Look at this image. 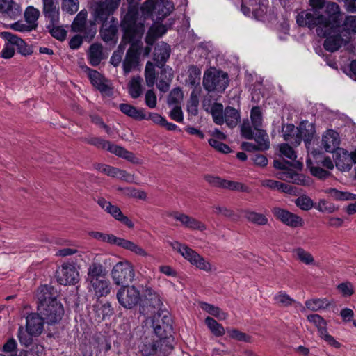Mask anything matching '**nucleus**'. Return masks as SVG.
<instances>
[{
	"instance_id": "f257e3e1",
	"label": "nucleus",
	"mask_w": 356,
	"mask_h": 356,
	"mask_svg": "<svg viewBox=\"0 0 356 356\" xmlns=\"http://www.w3.org/2000/svg\"><path fill=\"white\" fill-rule=\"evenodd\" d=\"M310 8L301 11L296 16V22L300 26H307L310 29L316 27L318 36H325L327 31L339 25L341 13L338 4L325 0H309Z\"/></svg>"
},
{
	"instance_id": "f03ea898",
	"label": "nucleus",
	"mask_w": 356,
	"mask_h": 356,
	"mask_svg": "<svg viewBox=\"0 0 356 356\" xmlns=\"http://www.w3.org/2000/svg\"><path fill=\"white\" fill-rule=\"evenodd\" d=\"M51 290V287L45 285L40 286L37 292L38 310L48 324L59 322L64 314L63 305L52 294Z\"/></svg>"
},
{
	"instance_id": "7ed1b4c3",
	"label": "nucleus",
	"mask_w": 356,
	"mask_h": 356,
	"mask_svg": "<svg viewBox=\"0 0 356 356\" xmlns=\"http://www.w3.org/2000/svg\"><path fill=\"white\" fill-rule=\"evenodd\" d=\"M86 288L95 298L107 296L112 289L110 281L106 277V271L99 262L91 263L86 277Z\"/></svg>"
},
{
	"instance_id": "20e7f679",
	"label": "nucleus",
	"mask_w": 356,
	"mask_h": 356,
	"mask_svg": "<svg viewBox=\"0 0 356 356\" xmlns=\"http://www.w3.org/2000/svg\"><path fill=\"white\" fill-rule=\"evenodd\" d=\"M140 1V0H127L129 5L128 11L121 22V26L124 31L123 40L133 41L142 37L145 32L144 24L137 22L136 20L138 14L136 5Z\"/></svg>"
},
{
	"instance_id": "39448f33",
	"label": "nucleus",
	"mask_w": 356,
	"mask_h": 356,
	"mask_svg": "<svg viewBox=\"0 0 356 356\" xmlns=\"http://www.w3.org/2000/svg\"><path fill=\"white\" fill-rule=\"evenodd\" d=\"M82 140L99 149H106L119 157L130 161L132 163H141V161L137 158L134 153L127 150L121 146L111 143L108 140H106L99 137L86 138H83Z\"/></svg>"
},
{
	"instance_id": "423d86ee",
	"label": "nucleus",
	"mask_w": 356,
	"mask_h": 356,
	"mask_svg": "<svg viewBox=\"0 0 356 356\" xmlns=\"http://www.w3.org/2000/svg\"><path fill=\"white\" fill-rule=\"evenodd\" d=\"M89 235L90 237L99 241L108 243L111 245H115L118 247L129 250L137 255L141 257L148 256L147 252L143 248L129 240L117 237L113 234H105L99 232H90Z\"/></svg>"
},
{
	"instance_id": "0eeeda50",
	"label": "nucleus",
	"mask_w": 356,
	"mask_h": 356,
	"mask_svg": "<svg viewBox=\"0 0 356 356\" xmlns=\"http://www.w3.org/2000/svg\"><path fill=\"white\" fill-rule=\"evenodd\" d=\"M146 1L140 7L144 18L151 17L152 19L162 20L174 10V3L170 0H152L149 5Z\"/></svg>"
},
{
	"instance_id": "6e6552de",
	"label": "nucleus",
	"mask_w": 356,
	"mask_h": 356,
	"mask_svg": "<svg viewBox=\"0 0 356 356\" xmlns=\"http://www.w3.org/2000/svg\"><path fill=\"white\" fill-rule=\"evenodd\" d=\"M172 318L168 312H162L153 316L152 327L156 336L161 339V343H170L172 333Z\"/></svg>"
},
{
	"instance_id": "1a4fd4ad",
	"label": "nucleus",
	"mask_w": 356,
	"mask_h": 356,
	"mask_svg": "<svg viewBox=\"0 0 356 356\" xmlns=\"http://www.w3.org/2000/svg\"><path fill=\"white\" fill-rule=\"evenodd\" d=\"M241 134L245 139H254L259 151H264L269 149L270 142L266 131L263 129H254V132L248 119L244 120L241 125Z\"/></svg>"
},
{
	"instance_id": "9d476101",
	"label": "nucleus",
	"mask_w": 356,
	"mask_h": 356,
	"mask_svg": "<svg viewBox=\"0 0 356 356\" xmlns=\"http://www.w3.org/2000/svg\"><path fill=\"white\" fill-rule=\"evenodd\" d=\"M121 0H104L95 2L92 6L94 19L97 22L108 21L118 8Z\"/></svg>"
},
{
	"instance_id": "9b49d317",
	"label": "nucleus",
	"mask_w": 356,
	"mask_h": 356,
	"mask_svg": "<svg viewBox=\"0 0 356 356\" xmlns=\"http://www.w3.org/2000/svg\"><path fill=\"white\" fill-rule=\"evenodd\" d=\"M135 277L132 264L128 261L117 263L111 270V277L117 285H124L131 283Z\"/></svg>"
},
{
	"instance_id": "f8f14e48",
	"label": "nucleus",
	"mask_w": 356,
	"mask_h": 356,
	"mask_svg": "<svg viewBox=\"0 0 356 356\" xmlns=\"http://www.w3.org/2000/svg\"><path fill=\"white\" fill-rule=\"evenodd\" d=\"M228 85V77L225 73L207 70L203 77V86L209 92L224 91Z\"/></svg>"
},
{
	"instance_id": "ddd939ff",
	"label": "nucleus",
	"mask_w": 356,
	"mask_h": 356,
	"mask_svg": "<svg viewBox=\"0 0 356 356\" xmlns=\"http://www.w3.org/2000/svg\"><path fill=\"white\" fill-rule=\"evenodd\" d=\"M118 302L124 308L132 309L136 307L140 300L139 291L134 286H123L117 293Z\"/></svg>"
},
{
	"instance_id": "4468645a",
	"label": "nucleus",
	"mask_w": 356,
	"mask_h": 356,
	"mask_svg": "<svg viewBox=\"0 0 356 356\" xmlns=\"http://www.w3.org/2000/svg\"><path fill=\"white\" fill-rule=\"evenodd\" d=\"M140 38L141 37L131 42L122 40V42H124V44L131 43L130 47L127 51L124 60H122V69L124 74H127L131 71L136 70L139 65L140 51L139 48L135 44V42L138 41Z\"/></svg>"
},
{
	"instance_id": "2eb2a0df",
	"label": "nucleus",
	"mask_w": 356,
	"mask_h": 356,
	"mask_svg": "<svg viewBox=\"0 0 356 356\" xmlns=\"http://www.w3.org/2000/svg\"><path fill=\"white\" fill-rule=\"evenodd\" d=\"M271 211L277 220L291 228L302 227L304 225L305 222L302 217L286 209L275 207Z\"/></svg>"
},
{
	"instance_id": "dca6fc26",
	"label": "nucleus",
	"mask_w": 356,
	"mask_h": 356,
	"mask_svg": "<svg viewBox=\"0 0 356 356\" xmlns=\"http://www.w3.org/2000/svg\"><path fill=\"white\" fill-rule=\"evenodd\" d=\"M100 35L104 42L115 46L118 42V21L117 18L111 17L110 20L101 22Z\"/></svg>"
},
{
	"instance_id": "f3484780",
	"label": "nucleus",
	"mask_w": 356,
	"mask_h": 356,
	"mask_svg": "<svg viewBox=\"0 0 356 356\" xmlns=\"http://www.w3.org/2000/svg\"><path fill=\"white\" fill-rule=\"evenodd\" d=\"M97 203L102 209L109 213L116 220L124 224L129 228L134 227V225L133 222L123 214L118 206L112 204L111 202L107 201L104 197H99L97 200Z\"/></svg>"
},
{
	"instance_id": "a211bd4d",
	"label": "nucleus",
	"mask_w": 356,
	"mask_h": 356,
	"mask_svg": "<svg viewBox=\"0 0 356 356\" xmlns=\"http://www.w3.org/2000/svg\"><path fill=\"white\" fill-rule=\"evenodd\" d=\"M58 282L63 285L74 284L79 280V273L75 265L72 263H64L57 271Z\"/></svg>"
},
{
	"instance_id": "6ab92c4d",
	"label": "nucleus",
	"mask_w": 356,
	"mask_h": 356,
	"mask_svg": "<svg viewBox=\"0 0 356 356\" xmlns=\"http://www.w3.org/2000/svg\"><path fill=\"white\" fill-rule=\"evenodd\" d=\"M204 179L209 184L215 187H220L232 191H240L243 192L249 191L248 187L240 182L226 180L220 177L209 175H205Z\"/></svg>"
},
{
	"instance_id": "aec40b11",
	"label": "nucleus",
	"mask_w": 356,
	"mask_h": 356,
	"mask_svg": "<svg viewBox=\"0 0 356 356\" xmlns=\"http://www.w3.org/2000/svg\"><path fill=\"white\" fill-rule=\"evenodd\" d=\"M42 14L48 23L55 24L60 22V7L57 0H42Z\"/></svg>"
},
{
	"instance_id": "412c9836",
	"label": "nucleus",
	"mask_w": 356,
	"mask_h": 356,
	"mask_svg": "<svg viewBox=\"0 0 356 356\" xmlns=\"http://www.w3.org/2000/svg\"><path fill=\"white\" fill-rule=\"evenodd\" d=\"M91 83L97 88L102 93L111 96L113 93V88L108 79L99 72L94 70H89L88 73Z\"/></svg>"
},
{
	"instance_id": "4be33fe9",
	"label": "nucleus",
	"mask_w": 356,
	"mask_h": 356,
	"mask_svg": "<svg viewBox=\"0 0 356 356\" xmlns=\"http://www.w3.org/2000/svg\"><path fill=\"white\" fill-rule=\"evenodd\" d=\"M341 19H339V21ZM340 24L339 26L332 29L327 31V34L324 38H326L323 46L324 48L331 52H334L338 50L344 43L345 40L341 38V35L337 33L334 34L339 31Z\"/></svg>"
},
{
	"instance_id": "5701e85b",
	"label": "nucleus",
	"mask_w": 356,
	"mask_h": 356,
	"mask_svg": "<svg viewBox=\"0 0 356 356\" xmlns=\"http://www.w3.org/2000/svg\"><path fill=\"white\" fill-rule=\"evenodd\" d=\"M169 216L172 217L176 220L179 221L184 226L189 229H197L200 231H204L206 229V225L204 223L184 213L175 211L170 213Z\"/></svg>"
},
{
	"instance_id": "b1692460",
	"label": "nucleus",
	"mask_w": 356,
	"mask_h": 356,
	"mask_svg": "<svg viewBox=\"0 0 356 356\" xmlns=\"http://www.w3.org/2000/svg\"><path fill=\"white\" fill-rule=\"evenodd\" d=\"M45 319L38 314L31 313L26 317V331L32 335L38 336L43 330V325Z\"/></svg>"
},
{
	"instance_id": "393cba45",
	"label": "nucleus",
	"mask_w": 356,
	"mask_h": 356,
	"mask_svg": "<svg viewBox=\"0 0 356 356\" xmlns=\"http://www.w3.org/2000/svg\"><path fill=\"white\" fill-rule=\"evenodd\" d=\"M170 54V47L164 42H159L156 45L154 51V60L156 65L159 68L163 67L169 58Z\"/></svg>"
},
{
	"instance_id": "a878e982",
	"label": "nucleus",
	"mask_w": 356,
	"mask_h": 356,
	"mask_svg": "<svg viewBox=\"0 0 356 356\" xmlns=\"http://www.w3.org/2000/svg\"><path fill=\"white\" fill-rule=\"evenodd\" d=\"M0 13L15 19L21 15L22 8L14 0H0Z\"/></svg>"
},
{
	"instance_id": "bb28decb",
	"label": "nucleus",
	"mask_w": 356,
	"mask_h": 356,
	"mask_svg": "<svg viewBox=\"0 0 356 356\" xmlns=\"http://www.w3.org/2000/svg\"><path fill=\"white\" fill-rule=\"evenodd\" d=\"M339 136L335 131L328 130L323 135L322 146L326 152H333L339 148Z\"/></svg>"
},
{
	"instance_id": "cd10ccee",
	"label": "nucleus",
	"mask_w": 356,
	"mask_h": 356,
	"mask_svg": "<svg viewBox=\"0 0 356 356\" xmlns=\"http://www.w3.org/2000/svg\"><path fill=\"white\" fill-rule=\"evenodd\" d=\"M1 35L6 41L11 42L14 47L16 48L17 51L21 54L24 56L31 54L32 50L31 47L28 46L23 40L18 38L17 35H13L10 32H2Z\"/></svg>"
},
{
	"instance_id": "c85d7f7f",
	"label": "nucleus",
	"mask_w": 356,
	"mask_h": 356,
	"mask_svg": "<svg viewBox=\"0 0 356 356\" xmlns=\"http://www.w3.org/2000/svg\"><path fill=\"white\" fill-rule=\"evenodd\" d=\"M264 1H267V0L262 1L259 9L255 8L257 6V0H240L239 3H241V10L245 15H248L252 11L255 15L261 16L266 12L267 9Z\"/></svg>"
},
{
	"instance_id": "c756f323",
	"label": "nucleus",
	"mask_w": 356,
	"mask_h": 356,
	"mask_svg": "<svg viewBox=\"0 0 356 356\" xmlns=\"http://www.w3.org/2000/svg\"><path fill=\"white\" fill-rule=\"evenodd\" d=\"M242 213L250 223L257 226H264L268 224V219L264 213L249 209L243 210Z\"/></svg>"
},
{
	"instance_id": "7c9ffc66",
	"label": "nucleus",
	"mask_w": 356,
	"mask_h": 356,
	"mask_svg": "<svg viewBox=\"0 0 356 356\" xmlns=\"http://www.w3.org/2000/svg\"><path fill=\"white\" fill-rule=\"evenodd\" d=\"M119 109L126 115L136 120H142L146 118V114L143 108H137L129 104H120Z\"/></svg>"
},
{
	"instance_id": "2f4dec72",
	"label": "nucleus",
	"mask_w": 356,
	"mask_h": 356,
	"mask_svg": "<svg viewBox=\"0 0 356 356\" xmlns=\"http://www.w3.org/2000/svg\"><path fill=\"white\" fill-rule=\"evenodd\" d=\"M277 177L280 179L291 181L298 185L305 186L308 185L309 182V179L303 175L296 173L292 171L280 172L277 175Z\"/></svg>"
},
{
	"instance_id": "473e14b6",
	"label": "nucleus",
	"mask_w": 356,
	"mask_h": 356,
	"mask_svg": "<svg viewBox=\"0 0 356 356\" xmlns=\"http://www.w3.org/2000/svg\"><path fill=\"white\" fill-rule=\"evenodd\" d=\"M167 31L165 26L162 24H154L149 29L145 37V42L147 44L153 45L156 40L164 35Z\"/></svg>"
},
{
	"instance_id": "72a5a7b5",
	"label": "nucleus",
	"mask_w": 356,
	"mask_h": 356,
	"mask_svg": "<svg viewBox=\"0 0 356 356\" xmlns=\"http://www.w3.org/2000/svg\"><path fill=\"white\" fill-rule=\"evenodd\" d=\"M335 164L339 170L344 172L349 171L353 165L349 153L343 149L341 150L337 155Z\"/></svg>"
},
{
	"instance_id": "f704fd0d",
	"label": "nucleus",
	"mask_w": 356,
	"mask_h": 356,
	"mask_svg": "<svg viewBox=\"0 0 356 356\" xmlns=\"http://www.w3.org/2000/svg\"><path fill=\"white\" fill-rule=\"evenodd\" d=\"M241 119L240 113L233 107L227 106L224 110V122L230 127H235Z\"/></svg>"
},
{
	"instance_id": "c9c22d12",
	"label": "nucleus",
	"mask_w": 356,
	"mask_h": 356,
	"mask_svg": "<svg viewBox=\"0 0 356 356\" xmlns=\"http://www.w3.org/2000/svg\"><path fill=\"white\" fill-rule=\"evenodd\" d=\"M88 56L92 66L98 65L104 58L102 46L98 43L92 44L89 49Z\"/></svg>"
},
{
	"instance_id": "e433bc0d",
	"label": "nucleus",
	"mask_w": 356,
	"mask_h": 356,
	"mask_svg": "<svg viewBox=\"0 0 356 356\" xmlns=\"http://www.w3.org/2000/svg\"><path fill=\"white\" fill-rule=\"evenodd\" d=\"M305 307L310 311L318 312L327 308L331 302L327 298H313L305 301Z\"/></svg>"
},
{
	"instance_id": "4c0bfd02",
	"label": "nucleus",
	"mask_w": 356,
	"mask_h": 356,
	"mask_svg": "<svg viewBox=\"0 0 356 356\" xmlns=\"http://www.w3.org/2000/svg\"><path fill=\"white\" fill-rule=\"evenodd\" d=\"M143 79L140 76H134L129 83L128 90L129 95L136 99L143 93L142 88Z\"/></svg>"
},
{
	"instance_id": "58836bf2",
	"label": "nucleus",
	"mask_w": 356,
	"mask_h": 356,
	"mask_svg": "<svg viewBox=\"0 0 356 356\" xmlns=\"http://www.w3.org/2000/svg\"><path fill=\"white\" fill-rule=\"evenodd\" d=\"M314 132V131L312 127H311L310 131H308L307 129L303 128L302 124H300V127L298 128V134L295 137L294 145H300L302 140H303L305 143V145H307L310 143V141L313 138Z\"/></svg>"
},
{
	"instance_id": "ea45409f",
	"label": "nucleus",
	"mask_w": 356,
	"mask_h": 356,
	"mask_svg": "<svg viewBox=\"0 0 356 356\" xmlns=\"http://www.w3.org/2000/svg\"><path fill=\"white\" fill-rule=\"evenodd\" d=\"M188 73V79L186 81V83L191 87H200V83L201 79L200 69L195 65H192L189 67Z\"/></svg>"
},
{
	"instance_id": "a19ab883",
	"label": "nucleus",
	"mask_w": 356,
	"mask_h": 356,
	"mask_svg": "<svg viewBox=\"0 0 356 356\" xmlns=\"http://www.w3.org/2000/svg\"><path fill=\"white\" fill-rule=\"evenodd\" d=\"M325 192L334 200L339 201L353 200L356 199V195L346 191H340L335 188H328Z\"/></svg>"
},
{
	"instance_id": "79ce46f5",
	"label": "nucleus",
	"mask_w": 356,
	"mask_h": 356,
	"mask_svg": "<svg viewBox=\"0 0 356 356\" xmlns=\"http://www.w3.org/2000/svg\"><path fill=\"white\" fill-rule=\"evenodd\" d=\"M40 13L38 8L33 6H28L24 12V18L27 23L34 26L35 29L38 26L37 21L40 17Z\"/></svg>"
},
{
	"instance_id": "37998d69",
	"label": "nucleus",
	"mask_w": 356,
	"mask_h": 356,
	"mask_svg": "<svg viewBox=\"0 0 356 356\" xmlns=\"http://www.w3.org/2000/svg\"><path fill=\"white\" fill-rule=\"evenodd\" d=\"M261 184L262 186L268 188L271 190H276L282 192H289L291 189L290 185L272 179H264L261 181Z\"/></svg>"
},
{
	"instance_id": "c03bdc74",
	"label": "nucleus",
	"mask_w": 356,
	"mask_h": 356,
	"mask_svg": "<svg viewBox=\"0 0 356 356\" xmlns=\"http://www.w3.org/2000/svg\"><path fill=\"white\" fill-rule=\"evenodd\" d=\"M250 120L254 129H262L263 115L261 109L259 106H254L250 111Z\"/></svg>"
},
{
	"instance_id": "a18cd8bd",
	"label": "nucleus",
	"mask_w": 356,
	"mask_h": 356,
	"mask_svg": "<svg viewBox=\"0 0 356 356\" xmlns=\"http://www.w3.org/2000/svg\"><path fill=\"white\" fill-rule=\"evenodd\" d=\"M307 320L317 328L318 334L323 333L327 329L326 321L319 314H314L308 315Z\"/></svg>"
},
{
	"instance_id": "49530a36",
	"label": "nucleus",
	"mask_w": 356,
	"mask_h": 356,
	"mask_svg": "<svg viewBox=\"0 0 356 356\" xmlns=\"http://www.w3.org/2000/svg\"><path fill=\"white\" fill-rule=\"evenodd\" d=\"M201 307L203 310L218 318L219 320H225L228 316L227 313L224 312L221 309L213 305L204 302L202 303Z\"/></svg>"
},
{
	"instance_id": "de8ad7c7",
	"label": "nucleus",
	"mask_w": 356,
	"mask_h": 356,
	"mask_svg": "<svg viewBox=\"0 0 356 356\" xmlns=\"http://www.w3.org/2000/svg\"><path fill=\"white\" fill-rule=\"evenodd\" d=\"M59 22L55 24L48 23L47 29H49L51 35L56 39L63 41L65 39L67 31L60 26L58 25Z\"/></svg>"
},
{
	"instance_id": "09e8293b",
	"label": "nucleus",
	"mask_w": 356,
	"mask_h": 356,
	"mask_svg": "<svg viewBox=\"0 0 356 356\" xmlns=\"http://www.w3.org/2000/svg\"><path fill=\"white\" fill-rule=\"evenodd\" d=\"M293 253L297 259L306 265L313 264L314 259L312 254L302 248H298L293 250Z\"/></svg>"
},
{
	"instance_id": "8fccbe9b",
	"label": "nucleus",
	"mask_w": 356,
	"mask_h": 356,
	"mask_svg": "<svg viewBox=\"0 0 356 356\" xmlns=\"http://www.w3.org/2000/svg\"><path fill=\"white\" fill-rule=\"evenodd\" d=\"M205 323L211 332L216 336H222L225 334L223 326L211 317L205 318Z\"/></svg>"
},
{
	"instance_id": "3c124183",
	"label": "nucleus",
	"mask_w": 356,
	"mask_h": 356,
	"mask_svg": "<svg viewBox=\"0 0 356 356\" xmlns=\"http://www.w3.org/2000/svg\"><path fill=\"white\" fill-rule=\"evenodd\" d=\"M145 78L147 86L152 87L154 85L156 79L154 65L150 61H148L146 63L145 69Z\"/></svg>"
},
{
	"instance_id": "603ef678",
	"label": "nucleus",
	"mask_w": 356,
	"mask_h": 356,
	"mask_svg": "<svg viewBox=\"0 0 356 356\" xmlns=\"http://www.w3.org/2000/svg\"><path fill=\"white\" fill-rule=\"evenodd\" d=\"M223 106L221 104L215 103L211 107V115L216 124L221 125L224 123Z\"/></svg>"
},
{
	"instance_id": "864d4df0",
	"label": "nucleus",
	"mask_w": 356,
	"mask_h": 356,
	"mask_svg": "<svg viewBox=\"0 0 356 356\" xmlns=\"http://www.w3.org/2000/svg\"><path fill=\"white\" fill-rule=\"evenodd\" d=\"M156 344L157 350L156 353L151 356H154L155 355H159V352H165L168 350H171L172 348V345L170 343H161V339L154 341L153 343H149V344H145L141 349V351L145 348L148 351H151L152 346Z\"/></svg>"
},
{
	"instance_id": "5fc2aeb1",
	"label": "nucleus",
	"mask_w": 356,
	"mask_h": 356,
	"mask_svg": "<svg viewBox=\"0 0 356 356\" xmlns=\"http://www.w3.org/2000/svg\"><path fill=\"white\" fill-rule=\"evenodd\" d=\"M87 18V13L81 11L76 16L72 23V27L74 31L81 32L83 30Z\"/></svg>"
},
{
	"instance_id": "6e6d98bb",
	"label": "nucleus",
	"mask_w": 356,
	"mask_h": 356,
	"mask_svg": "<svg viewBox=\"0 0 356 356\" xmlns=\"http://www.w3.org/2000/svg\"><path fill=\"white\" fill-rule=\"evenodd\" d=\"M298 128H296L292 124H289L283 127L282 132L285 140L294 144V140L298 134Z\"/></svg>"
},
{
	"instance_id": "4d7b16f0",
	"label": "nucleus",
	"mask_w": 356,
	"mask_h": 356,
	"mask_svg": "<svg viewBox=\"0 0 356 356\" xmlns=\"http://www.w3.org/2000/svg\"><path fill=\"white\" fill-rule=\"evenodd\" d=\"M342 31L348 34L356 33V16H347L341 26Z\"/></svg>"
},
{
	"instance_id": "13d9d810",
	"label": "nucleus",
	"mask_w": 356,
	"mask_h": 356,
	"mask_svg": "<svg viewBox=\"0 0 356 356\" xmlns=\"http://www.w3.org/2000/svg\"><path fill=\"white\" fill-rule=\"evenodd\" d=\"M118 190L122 191L123 193L129 197L143 200H145L147 198V194L144 191L136 189L135 188L129 187L126 188H118Z\"/></svg>"
},
{
	"instance_id": "bf43d9fd",
	"label": "nucleus",
	"mask_w": 356,
	"mask_h": 356,
	"mask_svg": "<svg viewBox=\"0 0 356 356\" xmlns=\"http://www.w3.org/2000/svg\"><path fill=\"white\" fill-rule=\"evenodd\" d=\"M295 204L298 207L304 211L310 210L314 207L312 200L307 195L298 197L295 200Z\"/></svg>"
},
{
	"instance_id": "052dcab7",
	"label": "nucleus",
	"mask_w": 356,
	"mask_h": 356,
	"mask_svg": "<svg viewBox=\"0 0 356 356\" xmlns=\"http://www.w3.org/2000/svg\"><path fill=\"white\" fill-rule=\"evenodd\" d=\"M79 0H62V9L63 11L72 15L79 10Z\"/></svg>"
},
{
	"instance_id": "680f3d73",
	"label": "nucleus",
	"mask_w": 356,
	"mask_h": 356,
	"mask_svg": "<svg viewBox=\"0 0 356 356\" xmlns=\"http://www.w3.org/2000/svg\"><path fill=\"white\" fill-rule=\"evenodd\" d=\"M125 44H124V42H122V41L121 43L120 44V45L118 46V49L116 51H115L113 52V54H112L111 59H110V63L114 67L118 66L120 65V63H121L122 56L123 51L125 48L124 47Z\"/></svg>"
},
{
	"instance_id": "e2e57ef3",
	"label": "nucleus",
	"mask_w": 356,
	"mask_h": 356,
	"mask_svg": "<svg viewBox=\"0 0 356 356\" xmlns=\"http://www.w3.org/2000/svg\"><path fill=\"white\" fill-rule=\"evenodd\" d=\"M193 265L195 266L197 268L206 272H211L214 269L213 266L199 254Z\"/></svg>"
},
{
	"instance_id": "0e129e2a",
	"label": "nucleus",
	"mask_w": 356,
	"mask_h": 356,
	"mask_svg": "<svg viewBox=\"0 0 356 356\" xmlns=\"http://www.w3.org/2000/svg\"><path fill=\"white\" fill-rule=\"evenodd\" d=\"M184 97L183 92L179 88H174L170 93L168 103L169 104H178Z\"/></svg>"
},
{
	"instance_id": "69168bd1",
	"label": "nucleus",
	"mask_w": 356,
	"mask_h": 356,
	"mask_svg": "<svg viewBox=\"0 0 356 356\" xmlns=\"http://www.w3.org/2000/svg\"><path fill=\"white\" fill-rule=\"evenodd\" d=\"M275 302L281 305L287 307L291 305L295 302L288 294L284 292H279L275 297Z\"/></svg>"
},
{
	"instance_id": "338daca9",
	"label": "nucleus",
	"mask_w": 356,
	"mask_h": 356,
	"mask_svg": "<svg viewBox=\"0 0 356 356\" xmlns=\"http://www.w3.org/2000/svg\"><path fill=\"white\" fill-rule=\"evenodd\" d=\"M280 152L282 156H285L291 161H294L297 157L293 149L286 143L280 145Z\"/></svg>"
},
{
	"instance_id": "774afa93",
	"label": "nucleus",
	"mask_w": 356,
	"mask_h": 356,
	"mask_svg": "<svg viewBox=\"0 0 356 356\" xmlns=\"http://www.w3.org/2000/svg\"><path fill=\"white\" fill-rule=\"evenodd\" d=\"M209 144L212 147H213L214 149H216L217 151H218L220 152L227 154V153H229L231 152L230 147L227 145L222 143L216 139H214V138L209 139Z\"/></svg>"
}]
</instances>
